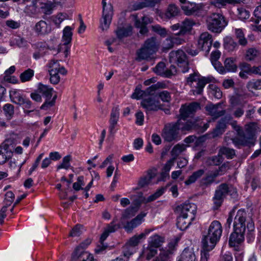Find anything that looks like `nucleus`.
<instances>
[{"label":"nucleus","mask_w":261,"mask_h":261,"mask_svg":"<svg viewBox=\"0 0 261 261\" xmlns=\"http://www.w3.org/2000/svg\"><path fill=\"white\" fill-rule=\"evenodd\" d=\"M228 194L233 199H236L238 196L237 189L231 185L221 184L217 188L212 199L214 210H218L221 206Z\"/></svg>","instance_id":"f257e3e1"},{"label":"nucleus","mask_w":261,"mask_h":261,"mask_svg":"<svg viewBox=\"0 0 261 261\" xmlns=\"http://www.w3.org/2000/svg\"><path fill=\"white\" fill-rule=\"evenodd\" d=\"M222 233V227L218 221H213L210 224L206 235L204 236L201 242L205 241L210 245V248H214L219 241Z\"/></svg>","instance_id":"f03ea898"},{"label":"nucleus","mask_w":261,"mask_h":261,"mask_svg":"<svg viewBox=\"0 0 261 261\" xmlns=\"http://www.w3.org/2000/svg\"><path fill=\"white\" fill-rule=\"evenodd\" d=\"M207 29L214 33H220L227 25L224 16L221 13H213L206 17Z\"/></svg>","instance_id":"7ed1b4c3"},{"label":"nucleus","mask_w":261,"mask_h":261,"mask_svg":"<svg viewBox=\"0 0 261 261\" xmlns=\"http://www.w3.org/2000/svg\"><path fill=\"white\" fill-rule=\"evenodd\" d=\"M54 4L50 1H44L42 0H31V5L29 6L30 13L32 15H36L43 14V18L45 16L52 14Z\"/></svg>","instance_id":"20e7f679"},{"label":"nucleus","mask_w":261,"mask_h":261,"mask_svg":"<svg viewBox=\"0 0 261 261\" xmlns=\"http://www.w3.org/2000/svg\"><path fill=\"white\" fill-rule=\"evenodd\" d=\"M179 122H172L165 125L161 136L165 142H172L180 139Z\"/></svg>","instance_id":"39448f33"},{"label":"nucleus","mask_w":261,"mask_h":261,"mask_svg":"<svg viewBox=\"0 0 261 261\" xmlns=\"http://www.w3.org/2000/svg\"><path fill=\"white\" fill-rule=\"evenodd\" d=\"M199 77L200 75L198 73L194 72L193 73L190 74L186 79L187 84L190 86H192L194 82L198 81L195 89H193L191 91L194 95L201 94L205 85L211 83L213 80V78L210 76L202 77L200 79Z\"/></svg>","instance_id":"423d86ee"},{"label":"nucleus","mask_w":261,"mask_h":261,"mask_svg":"<svg viewBox=\"0 0 261 261\" xmlns=\"http://www.w3.org/2000/svg\"><path fill=\"white\" fill-rule=\"evenodd\" d=\"M37 91L45 98V101L40 108L41 109L47 110L55 105L57 96L55 95L53 97L54 91L53 88L48 85L39 83L38 85Z\"/></svg>","instance_id":"0eeeda50"},{"label":"nucleus","mask_w":261,"mask_h":261,"mask_svg":"<svg viewBox=\"0 0 261 261\" xmlns=\"http://www.w3.org/2000/svg\"><path fill=\"white\" fill-rule=\"evenodd\" d=\"M170 63H176L181 69V72H187L189 70V63L186 53L181 49L172 50L169 54Z\"/></svg>","instance_id":"6e6552de"},{"label":"nucleus","mask_w":261,"mask_h":261,"mask_svg":"<svg viewBox=\"0 0 261 261\" xmlns=\"http://www.w3.org/2000/svg\"><path fill=\"white\" fill-rule=\"evenodd\" d=\"M16 144L12 138H8L0 145V165L11 159Z\"/></svg>","instance_id":"1a4fd4ad"},{"label":"nucleus","mask_w":261,"mask_h":261,"mask_svg":"<svg viewBox=\"0 0 261 261\" xmlns=\"http://www.w3.org/2000/svg\"><path fill=\"white\" fill-rule=\"evenodd\" d=\"M238 137L231 139L236 146L240 147L241 146H251L254 145V135L251 130L246 129L243 131L242 129L241 133L238 134Z\"/></svg>","instance_id":"9d476101"},{"label":"nucleus","mask_w":261,"mask_h":261,"mask_svg":"<svg viewBox=\"0 0 261 261\" xmlns=\"http://www.w3.org/2000/svg\"><path fill=\"white\" fill-rule=\"evenodd\" d=\"M196 24V22L192 19L186 18L180 23L174 24L170 27L173 31L179 30V32L175 33L176 36H185L190 34L192 28Z\"/></svg>","instance_id":"9b49d317"},{"label":"nucleus","mask_w":261,"mask_h":261,"mask_svg":"<svg viewBox=\"0 0 261 261\" xmlns=\"http://www.w3.org/2000/svg\"><path fill=\"white\" fill-rule=\"evenodd\" d=\"M153 95H149L143 98L141 102V105L147 114L162 109V105L158 98Z\"/></svg>","instance_id":"f8f14e48"},{"label":"nucleus","mask_w":261,"mask_h":261,"mask_svg":"<svg viewBox=\"0 0 261 261\" xmlns=\"http://www.w3.org/2000/svg\"><path fill=\"white\" fill-rule=\"evenodd\" d=\"M132 16L134 19L135 27L140 29L139 33L143 35L147 34L148 32V29L146 25L151 23L153 19L146 15H144L139 19L137 14H134L132 15Z\"/></svg>","instance_id":"ddd939ff"},{"label":"nucleus","mask_w":261,"mask_h":261,"mask_svg":"<svg viewBox=\"0 0 261 261\" xmlns=\"http://www.w3.org/2000/svg\"><path fill=\"white\" fill-rule=\"evenodd\" d=\"M213 43L212 35L207 32L201 33L198 40V49L205 51L208 54L210 51Z\"/></svg>","instance_id":"4468645a"},{"label":"nucleus","mask_w":261,"mask_h":261,"mask_svg":"<svg viewBox=\"0 0 261 261\" xmlns=\"http://www.w3.org/2000/svg\"><path fill=\"white\" fill-rule=\"evenodd\" d=\"M196 208V205L195 204L185 202L178 205L176 208V211L182 216L189 217L191 219H195Z\"/></svg>","instance_id":"2eb2a0df"},{"label":"nucleus","mask_w":261,"mask_h":261,"mask_svg":"<svg viewBox=\"0 0 261 261\" xmlns=\"http://www.w3.org/2000/svg\"><path fill=\"white\" fill-rule=\"evenodd\" d=\"M200 108L198 102H192L188 106H182L180 109V118L184 121L189 117H192L196 111Z\"/></svg>","instance_id":"dca6fc26"},{"label":"nucleus","mask_w":261,"mask_h":261,"mask_svg":"<svg viewBox=\"0 0 261 261\" xmlns=\"http://www.w3.org/2000/svg\"><path fill=\"white\" fill-rule=\"evenodd\" d=\"M153 71L158 75L170 77L176 74V68L174 65H171L169 69L165 70V64L164 62H159L154 68Z\"/></svg>","instance_id":"f3484780"},{"label":"nucleus","mask_w":261,"mask_h":261,"mask_svg":"<svg viewBox=\"0 0 261 261\" xmlns=\"http://www.w3.org/2000/svg\"><path fill=\"white\" fill-rule=\"evenodd\" d=\"M245 229L237 230L233 228V232L231 233L229 239V245L231 247H236L240 244L244 240Z\"/></svg>","instance_id":"a211bd4d"},{"label":"nucleus","mask_w":261,"mask_h":261,"mask_svg":"<svg viewBox=\"0 0 261 261\" xmlns=\"http://www.w3.org/2000/svg\"><path fill=\"white\" fill-rule=\"evenodd\" d=\"M113 14V6L112 5H109L108 9H102V17L100 20V28L103 31L107 30L109 28Z\"/></svg>","instance_id":"6ab92c4d"},{"label":"nucleus","mask_w":261,"mask_h":261,"mask_svg":"<svg viewBox=\"0 0 261 261\" xmlns=\"http://www.w3.org/2000/svg\"><path fill=\"white\" fill-rule=\"evenodd\" d=\"M246 217L247 213L244 209L238 210L234 218L233 228H236L237 230H239V228L246 230Z\"/></svg>","instance_id":"aec40b11"},{"label":"nucleus","mask_w":261,"mask_h":261,"mask_svg":"<svg viewBox=\"0 0 261 261\" xmlns=\"http://www.w3.org/2000/svg\"><path fill=\"white\" fill-rule=\"evenodd\" d=\"M222 104L219 103L216 105L210 104L207 105L205 107L208 114L214 118H217L220 116H223L225 113V110L221 108Z\"/></svg>","instance_id":"412c9836"},{"label":"nucleus","mask_w":261,"mask_h":261,"mask_svg":"<svg viewBox=\"0 0 261 261\" xmlns=\"http://www.w3.org/2000/svg\"><path fill=\"white\" fill-rule=\"evenodd\" d=\"M232 119L230 115H226L222 118L218 122L216 128L214 132V136H218L222 135L226 128L227 124L229 123Z\"/></svg>","instance_id":"4be33fe9"},{"label":"nucleus","mask_w":261,"mask_h":261,"mask_svg":"<svg viewBox=\"0 0 261 261\" xmlns=\"http://www.w3.org/2000/svg\"><path fill=\"white\" fill-rule=\"evenodd\" d=\"M156 89V85H152L147 88L145 91L141 90L140 88L137 87L135 92L132 95L131 97L133 99H139L144 96L154 95Z\"/></svg>","instance_id":"5701e85b"},{"label":"nucleus","mask_w":261,"mask_h":261,"mask_svg":"<svg viewBox=\"0 0 261 261\" xmlns=\"http://www.w3.org/2000/svg\"><path fill=\"white\" fill-rule=\"evenodd\" d=\"M146 213L144 212L141 213L130 222L127 223L126 225L124 226L125 229L127 231L132 230L134 228H136L141 224L143 219L146 216Z\"/></svg>","instance_id":"b1692460"},{"label":"nucleus","mask_w":261,"mask_h":261,"mask_svg":"<svg viewBox=\"0 0 261 261\" xmlns=\"http://www.w3.org/2000/svg\"><path fill=\"white\" fill-rule=\"evenodd\" d=\"M143 46L148 49L149 52L154 54L158 50L160 43L157 41L155 37H151L145 41Z\"/></svg>","instance_id":"393cba45"},{"label":"nucleus","mask_w":261,"mask_h":261,"mask_svg":"<svg viewBox=\"0 0 261 261\" xmlns=\"http://www.w3.org/2000/svg\"><path fill=\"white\" fill-rule=\"evenodd\" d=\"M34 30L38 35H42L50 33L51 27L50 25L47 24L46 21L42 20L36 24Z\"/></svg>","instance_id":"a878e982"},{"label":"nucleus","mask_w":261,"mask_h":261,"mask_svg":"<svg viewBox=\"0 0 261 261\" xmlns=\"http://www.w3.org/2000/svg\"><path fill=\"white\" fill-rule=\"evenodd\" d=\"M194 220L179 214V216L177 218V227L180 230H184L189 227Z\"/></svg>","instance_id":"bb28decb"},{"label":"nucleus","mask_w":261,"mask_h":261,"mask_svg":"<svg viewBox=\"0 0 261 261\" xmlns=\"http://www.w3.org/2000/svg\"><path fill=\"white\" fill-rule=\"evenodd\" d=\"M174 243L169 244V249L161 250L159 255L153 261H167L170 254L173 253Z\"/></svg>","instance_id":"cd10ccee"},{"label":"nucleus","mask_w":261,"mask_h":261,"mask_svg":"<svg viewBox=\"0 0 261 261\" xmlns=\"http://www.w3.org/2000/svg\"><path fill=\"white\" fill-rule=\"evenodd\" d=\"M17 105L22 106L24 109V113L27 115H29L31 112H33L35 110V108L33 106L32 101L25 95L23 96Z\"/></svg>","instance_id":"c85d7f7f"},{"label":"nucleus","mask_w":261,"mask_h":261,"mask_svg":"<svg viewBox=\"0 0 261 261\" xmlns=\"http://www.w3.org/2000/svg\"><path fill=\"white\" fill-rule=\"evenodd\" d=\"M132 200V206L139 210L142 203H146V199L143 196L142 192L137 193L136 194L132 195L130 197Z\"/></svg>","instance_id":"c756f323"},{"label":"nucleus","mask_w":261,"mask_h":261,"mask_svg":"<svg viewBox=\"0 0 261 261\" xmlns=\"http://www.w3.org/2000/svg\"><path fill=\"white\" fill-rule=\"evenodd\" d=\"M223 41L224 48L227 51L232 52L237 49L238 45L231 37L226 36Z\"/></svg>","instance_id":"7c9ffc66"},{"label":"nucleus","mask_w":261,"mask_h":261,"mask_svg":"<svg viewBox=\"0 0 261 261\" xmlns=\"http://www.w3.org/2000/svg\"><path fill=\"white\" fill-rule=\"evenodd\" d=\"M133 27L131 25H128L126 27H118L115 31V33L118 38L121 39L130 36Z\"/></svg>","instance_id":"2f4dec72"},{"label":"nucleus","mask_w":261,"mask_h":261,"mask_svg":"<svg viewBox=\"0 0 261 261\" xmlns=\"http://www.w3.org/2000/svg\"><path fill=\"white\" fill-rule=\"evenodd\" d=\"M25 95L20 90L16 89H11L9 91V96L11 101L18 105Z\"/></svg>","instance_id":"473e14b6"},{"label":"nucleus","mask_w":261,"mask_h":261,"mask_svg":"<svg viewBox=\"0 0 261 261\" xmlns=\"http://www.w3.org/2000/svg\"><path fill=\"white\" fill-rule=\"evenodd\" d=\"M155 176V173L152 170H149L146 175L141 177L138 181V186L143 188L147 186L151 179Z\"/></svg>","instance_id":"72a5a7b5"},{"label":"nucleus","mask_w":261,"mask_h":261,"mask_svg":"<svg viewBox=\"0 0 261 261\" xmlns=\"http://www.w3.org/2000/svg\"><path fill=\"white\" fill-rule=\"evenodd\" d=\"M137 57L136 60L138 61H141L142 60H148L153 54L150 51L149 52L148 49L143 46L138 50L136 53Z\"/></svg>","instance_id":"f704fd0d"},{"label":"nucleus","mask_w":261,"mask_h":261,"mask_svg":"<svg viewBox=\"0 0 261 261\" xmlns=\"http://www.w3.org/2000/svg\"><path fill=\"white\" fill-rule=\"evenodd\" d=\"M161 0H140L135 5L136 10L142 9L146 7H152L160 2Z\"/></svg>","instance_id":"c9c22d12"},{"label":"nucleus","mask_w":261,"mask_h":261,"mask_svg":"<svg viewBox=\"0 0 261 261\" xmlns=\"http://www.w3.org/2000/svg\"><path fill=\"white\" fill-rule=\"evenodd\" d=\"M194 252L189 249H185L179 257L177 261H195Z\"/></svg>","instance_id":"e433bc0d"},{"label":"nucleus","mask_w":261,"mask_h":261,"mask_svg":"<svg viewBox=\"0 0 261 261\" xmlns=\"http://www.w3.org/2000/svg\"><path fill=\"white\" fill-rule=\"evenodd\" d=\"M177 122H179V129L182 131L191 130L196 127V123L191 121L188 120L187 121H184L182 119L179 118Z\"/></svg>","instance_id":"4c0bfd02"},{"label":"nucleus","mask_w":261,"mask_h":261,"mask_svg":"<svg viewBox=\"0 0 261 261\" xmlns=\"http://www.w3.org/2000/svg\"><path fill=\"white\" fill-rule=\"evenodd\" d=\"M224 64L226 69V73L227 72H234L237 71L238 67L236 63V59L234 58H226Z\"/></svg>","instance_id":"58836bf2"},{"label":"nucleus","mask_w":261,"mask_h":261,"mask_svg":"<svg viewBox=\"0 0 261 261\" xmlns=\"http://www.w3.org/2000/svg\"><path fill=\"white\" fill-rule=\"evenodd\" d=\"M261 50L254 47L248 48L246 52L245 58L247 61H253L255 58L259 57Z\"/></svg>","instance_id":"ea45409f"},{"label":"nucleus","mask_w":261,"mask_h":261,"mask_svg":"<svg viewBox=\"0 0 261 261\" xmlns=\"http://www.w3.org/2000/svg\"><path fill=\"white\" fill-rule=\"evenodd\" d=\"M164 238L159 236L158 234H154L149 238L148 242V245L157 249L164 242Z\"/></svg>","instance_id":"a19ab883"},{"label":"nucleus","mask_w":261,"mask_h":261,"mask_svg":"<svg viewBox=\"0 0 261 261\" xmlns=\"http://www.w3.org/2000/svg\"><path fill=\"white\" fill-rule=\"evenodd\" d=\"M201 261H207L209 258V252L212 250L214 248H210V245L206 244V242L204 241L201 242Z\"/></svg>","instance_id":"79ce46f5"},{"label":"nucleus","mask_w":261,"mask_h":261,"mask_svg":"<svg viewBox=\"0 0 261 261\" xmlns=\"http://www.w3.org/2000/svg\"><path fill=\"white\" fill-rule=\"evenodd\" d=\"M72 28L69 26H66L63 30L62 40L64 44L65 45H68L71 41L72 36Z\"/></svg>","instance_id":"37998d69"},{"label":"nucleus","mask_w":261,"mask_h":261,"mask_svg":"<svg viewBox=\"0 0 261 261\" xmlns=\"http://www.w3.org/2000/svg\"><path fill=\"white\" fill-rule=\"evenodd\" d=\"M157 253V249L148 245L147 247L144 248L142 256L146 259L149 260Z\"/></svg>","instance_id":"c03bdc74"},{"label":"nucleus","mask_w":261,"mask_h":261,"mask_svg":"<svg viewBox=\"0 0 261 261\" xmlns=\"http://www.w3.org/2000/svg\"><path fill=\"white\" fill-rule=\"evenodd\" d=\"M186 149V146L184 144H178L175 145L171 151L172 159L176 160L178 156Z\"/></svg>","instance_id":"a18cd8bd"},{"label":"nucleus","mask_w":261,"mask_h":261,"mask_svg":"<svg viewBox=\"0 0 261 261\" xmlns=\"http://www.w3.org/2000/svg\"><path fill=\"white\" fill-rule=\"evenodd\" d=\"M204 173V170L203 169H199L196 171H195L191 176L189 177L188 179L185 181V184L186 185H189L194 183L196 180L202 176Z\"/></svg>","instance_id":"49530a36"},{"label":"nucleus","mask_w":261,"mask_h":261,"mask_svg":"<svg viewBox=\"0 0 261 261\" xmlns=\"http://www.w3.org/2000/svg\"><path fill=\"white\" fill-rule=\"evenodd\" d=\"M246 88L249 91L252 92L253 90L261 89V79H253L249 81L246 84Z\"/></svg>","instance_id":"de8ad7c7"},{"label":"nucleus","mask_w":261,"mask_h":261,"mask_svg":"<svg viewBox=\"0 0 261 261\" xmlns=\"http://www.w3.org/2000/svg\"><path fill=\"white\" fill-rule=\"evenodd\" d=\"M234 33L236 38L238 40L239 43L242 45L245 46L247 44V40L245 37L243 31L241 29H235Z\"/></svg>","instance_id":"09e8293b"},{"label":"nucleus","mask_w":261,"mask_h":261,"mask_svg":"<svg viewBox=\"0 0 261 261\" xmlns=\"http://www.w3.org/2000/svg\"><path fill=\"white\" fill-rule=\"evenodd\" d=\"M208 7L203 4H196L195 6L194 15L197 16H203L206 14L207 9Z\"/></svg>","instance_id":"8fccbe9b"},{"label":"nucleus","mask_w":261,"mask_h":261,"mask_svg":"<svg viewBox=\"0 0 261 261\" xmlns=\"http://www.w3.org/2000/svg\"><path fill=\"white\" fill-rule=\"evenodd\" d=\"M34 75V71L30 68H29L20 75V79L21 82L24 83L30 81Z\"/></svg>","instance_id":"3c124183"},{"label":"nucleus","mask_w":261,"mask_h":261,"mask_svg":"<svg viewBox=\"0 0 261 261\" xmlns=\"http://www.w3.org/2000/svg\"><path fill=\"white\" fill-rule=\"evenodd\" d=\"M3 111L8 120H10L14 114V107L10 103H6L3 107Z\"/></svg>","instance_id":"603ef678"},{"label":"nucleus","mask_w":261,"mask_h":261,"mask_svg":"<svg viewBox=\"0 0 261 261\" xmlns=\"http://www.w3.org/2000/svg\"><path fill=\"white\" fill-rule=\"evenodd\" d=\"M223 161L222 156L219 154V152L217 155L212 156L207 159L206 163L209 165L218 166L221 164Z\"/></svg>","instance_id":"864d4df0"},{"label":"nucleus","mask_w":261,"mask_h":261,"mask_svg":"<svg viewBox=\"0 0 261 261\" xmlns=\"http://www.w3.org/2000/svg\"><path fill=\"white\" fill-rule=\"evenodd\" d=\"M219 154L222 156L225 155L227 159H232L235 155V151L233 149H230L226 147H222L220 149Z\"/></svg>","instance_id":"5fc2aeb1"},{"label":"nucleus","mask_w":261,"mask_h":261,"mask_svg":"<svg viewBox=\"0 0 261 261\" xmlns=\"http://www.w3.org/2000/svg\"><path fill=\"white\" fill-rule=\"evenodd\" d=\"M68 15L66 13H60L56 16L51 17L52 20L57 27H60L61 23L65 19H68Z\"/></svg>","instance_id":"6e6d98bb"},{"label":"nucleus","mask_w":261,"mask_h":261,"mask_svg":"<svg viewBox=\"0 0 261 261\" xmlns=\"http://www.w3.org/2000/svg\"><path fill=\"white\" fill-rule=\"evenodd\" d=\"M49 72H58V70L61 67L59 64V60L56 59H52L47 64Z\"/></svg>","instance_id":"4d7b16f0"},{"label":"nucleus","mask_w":261,"mask_h":261,"mask_svg":"<svg viewBox=\"0 0 261 261\" xmlns=\"http://www.w3.org/2000/svg\"><path fill=\"white\" fill-rule=\"evenodd\" d=\"M88 253L87 252L84 251V249H83L79 246H77L75 249L74 251L72 253L71 256V260L72 261H76L77 259L81 258H84V253Z\"/></svg>","instance_id":"13d9d810"},{"label":"nucleus","mask_w":261,"mask_h":261,"mask_svg":"<svg viewBox=\"0 0 261 261\" xmlns=\"http://www.w3.org/2000/svg\"><path fill=\"white\" fill-rule=\"evenodd\" d=\"M174 47L172 36L167 37L162 43V50L163 52H167Z\"/></svg>","instance_id":"bf43d9fd"},{"label":"nucleus","mask_w":261,"mask_h":261,"mask_svg":"<svg viewBox=\"0 0 261 261\" xmlns=\"http://www.w3.org/2000/svg\"><path fill=\"white\" fill-rule=\"evenodd\" d=\"M166 189V187H161L158 189L154 194L151 195L147 198H146V202H150L153 201L160 197L165 192Z\"/></svg>","instance_id":"052dcab7"},{"label":"nucleus","mask_w":261,"mask_h":261,"mask_svg":"<svg viewBox=\"0 0 261 261\" xmlns=\"http://www.w3.org/2000/svg\"><path fill=\"white\" fill-rule=\"evenodd\" d=\"M166 189V187H161L158 189L154 194L151 195L147 198H146V202H150L153 201L160 197L165 192Z\"/></svg>","instance_id":"680f3d73"},{"label":"nucleus","mask_w":261,"mask_h":261,"mask_svg":"<svg viewBox=\"0 0 261 261\" xmlns=\"http://www.w3.org/2000/svg\"><path fill=\"white\" fill-rule=\"evenodd\" d=\"M138 210V209L131 205L124 211L122 214V217L124 219L129 218L134 216Z\"/></svg>","instance_id":"e2e57ef3"},{"label":"nucleus","mask_w":261,"mask_h":261,"mask_svg":"<svg viewBox=\"0 0 261 261\" xmlns=\"http://www.w3.org/2000/svg\"><path fill=\"white\" fill-rule=\"evenodd\" d=\"M179 12V10L177 7L174 5H170L166 13V15L168 18H171L176 16Z\"/></svg>","instance_id":"0e129e2a"},{"label":"nucleus","mask_w":261,"mask_h":261,"mask_svg":"<svg viewBox=\"0 0 261 261\" xmlns=\"http://www.w3.org/2000/svg\"><path fill=\"white\" fill-rule=\"evenodd\" d=\"M71 160V156L69 155L64 156L62 160V162L61 164L57 166V169H68L70 166V161Z\"/></svg>","instance_id":"69168bd1"},{"label":"nucleus","mask_w":261,"mask_h":261,"mask_svg":"<svg viewBox=\"0 0 261 261\" xmlns=\"http://www.w3.org/2000/svg\"><path fill=\"white\" fill-rule=\"evenodd\" d=\"M152 31L160 35L162 37H165L167 35V31L164 28L156 24L151 26Z\"/></svg>","instance_id":"338daca9"},{"label":"nucleus","mask_w":261,"mask_h":261,"mask_svg":"<svg viewBox=\"0 0 261 261\" xmlns=\"http://www.w3.org/2000/svg\"><path fill=\"white\" fill-rule=\"evenodd\" d=\"M195 3H191L185 5L182 7V10L187 15H194L195 12Z\"/></svg>","instance_id":"774afa93"}]
</instances>
